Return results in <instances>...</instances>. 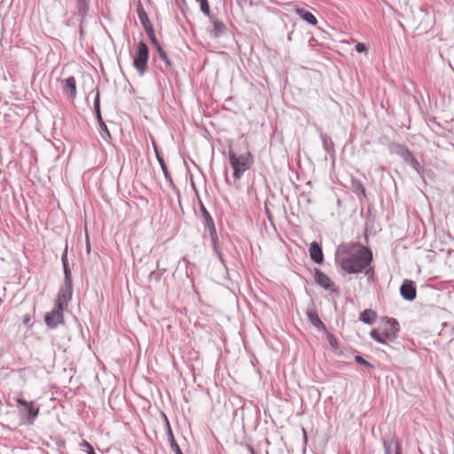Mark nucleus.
<instances>
[{
  "instance_id": "nucleus-29",
  "label": "nucleus",
  "mask_w": 454,
  "mask_h": 454,
  "mask_svg": "<svg viewBox=\"0 0 454 454\" xmlns=\"http://www.w3.org/2000/svg\"><path fill=\"white\" fill-rule=\"evenodd\" d=\"M203 211H204V215H205L207 220L209 221L213 224V220H212L211 216L209 215V214L206 211V209L204 207H203Z\"/></svg>"
},
{
  "instance_id": "nucleus-27",
  "label": "nucleus",
  "mask_w": 454,
  "mask_h": 454,
  "mask_svg": "<svg viewBox=\"0 0 454 454\" xmlns=\"http://www.w3.org/2000/svg\"><path fill=\"white\" fill-rule=\"evenodd\" d=\"M98 122H99L101 129H104L108 136H110L107 127H106V123L103 121V120L101 119V121H98Z\"/></svg>"
},
{
  "instance_id": "nucleus-19",
  "label": "nucleus",
  "mask_w": 454,
  "mask_h": 454,
  "mask_svg": "<svg viewBox=\"0 0 454 454\" xmlns=\"http://www.w3.org/2000/svg\"><path fill=\"white\" fill-rule=\"evenodd\" d=\"M198 2L200 3L201 12L205 15L209 16L210 15V6H209L207 0H198Z\"/></svg>"
},
{
  "instance_id": "nucleus-22",
  "label": "nucleus",
  "mask_w": 454,
  "mask_h": 454,
  "mask_svg": "<svg viewBox=\"0 0 454 454\" xmlns=\"http://www.w3.org/2000/svg\"><path fill=\"white\" fill-rule=\"evenodd\" d=\"M95 109L97 112L98 120L101 121V114H100V105H99V93L97 94L95 99Z\"/></svg>"
},
{
  "instance_id": "nucleus-3",
  "label": "nucleus",
  "mask_w": 454,
  "mask_h": 454,
  "mask_svg": "<svg viewBox=\"0 0 454 454\" xmlns=\"http://www.w3.org/2000/svg\"><path fill=\"white\" fill-rule=\"evenodd\" d=\"M228 156L233 169V176L237 180L240 179L243 174L250 169L254 164V157L248 150L238 155L232 149H229Z\"/></svg>"
},
{
  "instance_id": "nucleus-9",
  "label": "nucleus",
  "mask_w": 454,
  "mask_h": 454,
  "mask_svg": "<svg viewBox=\"0 0 454 454\" xmlns=\"http://www.w3.org/2000/svg\"><path fill=\"white\" fill-rule=\"evenodd\" d=\"M64 92L72 99L76 97V81L74 76H70L61 81Z\"/></svg>"
},
{
  "instance_id": "nucleus-30",
  "label": "nucleus",
  "mask_w": 454,
  "mask_h": 454,
  "mask_svg": "<svg viewBox=\"0 0 454 454\" xmlns=\"http://www.w3.org/2000/svg\"><path fill=\"white\" fill-rule=\"evenodd\" d=\"M30 320H31V317H30V316H29V315H25V316H24L23 323H24L25 325H28V324H29V322H30Z\"/></svg>"
},
{
  "instance_id": "nucleus-8",
  "label": "nucleus",
  "mask_w": 454,
  "mask_h": 454,
  "mask_svg": "<svg viewBox=\"0 0 454 454\" xmlns=\"http://www.w3.org/2000/svg\"><path fill=\"white\" fill-rule=\"evenodd\" d=\"M72 298V286L71 284H66L65 286L59 291L56 303L59 306L67 308L68 301Z\"/></svg>"
},
{
  "instance_id": "nucleus-12",
  "label": "nucleus",
  "mask_w": 454,
  "mask_h": 454,
  "mask_svg": "<svg viewBox=\"0 0 454 454\" xmlns=\"http://www.w3.org/2000/svg\"><path fill=\"white\" fill-rule=\"evenodd\" d=\"M401 295L408 301H412L416 297V288L411 281H404L400 288Z\"/></svg>"
},
{
  "instance_id": "nucleus-17",
  "label": "nucleus",
  "mask_w": 454,
  "mask_h": 454,
  "mask_svg": "<svg viewBox=\"0 0 454 454\" xmlns=\"http://www.w3.org/2000/svg\"><path fill=\"white\" fill-rule=\"evenodd\" d=\"M376 317V312L371 309L364 310L360 315V319L365 324H372Z\"/></svg>"
},
{
  "instance_id": "nucleus-20",
  "label": "nucleus",
  "mask_w": 454,
  "mask_h": 454,
  "mask_svg": "<svg viewBox=\"0 0 454 454\" xmlns=\"http://www.w3.org/2000/svg\"><path fill=\"white\" fill-rule=\"evenodd\" d=\"M170 436H171V444H170V447L172 449V450L176 453V454H183L179 445L177 444V442L175 441L174 439V436L172 434H170Z\"/></svg>"
},
{
  "instance_id": "nucleus-14",
  "label": "nucleus",
  "mask_w": 454,
  "mask_h": 454,
  "mask_svg": "<svg viewBox=\"0 0 454 454\" xmlns=\"http://www.w3.org/2000/svg\"><path fill=\"white\" fill-rule=\"evenodd\" d=\"M384 447L386 454H401V444L395 438L389 442L384 441Z\"/></svg>"
},
{
  "instance_id": "nucleus-18",
  "label": "nucleus",
  "mask_w": 454,
  "mask_h": 454,
  "mask_svg": "<svg viewBox=\"0 0 454 454\" xmlns=\"http://www.w3.org/2000/svg\"><path fill=\"white\" fill-rule=\"evenodd\" d=\"M63 264H64V271H65V283L66 284H71V271L67 266V259L66 257L62 258Z\"/></svg>"
},
{
  "instance_id": "nucleus-7",
  "label": "nucleus",
  "mask_w": 454,
  "mask_h": 454,
  "mask_svg": "<svg viewBox=\"0 0 454 454\" xmlns=\"http://www.w3.org/2000/svg\"><path fill=\"white\" fill-rule=\"evenodd\" d=\"M315 279L316 282L325 290L333 293H338V288L336 287L335 284L320 270H316Z\"/></svg>"
},
{
  "instance_id": "nucleus-25",
  "label": "nucleus",
  "mask_w": 454,
  "mask_h": 454,
  "mask_svg": "<svg viewBox=\"0 0 454 454\" xmlns=\"http://www.w3.org/2000/svg\"><path fill=\"white\" fill-rule=\"evenodd\" d=\"M356 51L357 52H359V53L366 52L367 51V47H366V45L364 43H358L356 45Z\"/></svg>"
},
{
  "instance_id": "nucleus-2",
  "label": "nucleus",
  "mask_w": 454,
  "mask_h": 454,
  "mask_svg": "<svg viewBox=\"0 0 454 454\" xmlns=\"http://www.w3.org/2000/svg\"><path fill=\"white\" fill-rule=\"evenodd\" d=\"M399 332L398 322L395 318L385 317L380 318L378 326L371 331L370 335L375 341L387 344L396 339Z\"/></svg>"
},
{
  "instance_id": "nucleus-15",
  "label": "nucleus",
  "mask_w": 454,
  "mask_h": 454,
  "mask_svg": "<svg viewBox=\"0 0 454 454\" xmlns=\"http://www.w3.org/2000/svg\"><path fill=\"white\" fill-rule=\"evenodd\" d=\"M294 12L297 15H299L302 20L307 21L309 24L312 26H316L317 24V18L311 12L305 11L304 9L301 8H296Z\"/></svg>"
},
{
  "instance_id": "nucleus-16",
  "label": "nucleus",
  "mask_w": 454,
  "mask_h": 454,
  "mask_svg": "<svg viewBox=\"0 0 454 454\" xmlns=\"http://www.w3.org/2000/svg\"><path fill=\"white\" fill-rule=\"evenodd\" d=\"M308 318L309 319L310 323L316 326L317 328L322 329L324 331L326 330L324 323L321 321V319L318 317L317 314L314 310H309L307 312Z\"/></svg>"
},
{
  "instance_id": "nucleus-5",
  "label": "nucleus",
  "mask_w": 454,
  "mask_h": 454,
  "mask_svg": "<svg viewBox=\"0 0 454 454\" xmlns=\"http://www.w3.org/2000/svg\"><path fill=\"white\" fill-rule=\"evenodd\" d=\"M66 308L55 304L52 311L45 315L44 321L47 326L50 328H55L56 326L64 324L63 312Z\"/></svg>"
},
{
  "instance_id": "nucleus-4",
  "label": "nucleus",
  "mask_w": 454,
  "mask_h": 454,
  "mask_svg": "<svg viewBox=\"0 0 454 454\" xmlns=\"http://www.w3.org/2000/svg\"><path fill=\"white\" fill-rule=\"evenodd\" d=\"M148 59V46L144 42H139L137 45V51L133 57V66L140 75H143L147 68Z\"/></svg>"
},
{
  "instance_id": "nucleus-6",
  "label": "nucleus",
  "mask_w": 454,
  "mask_h": 454,
  "mask_svg": "<svg viewBox=\"0 0 454 454\" xmlns=\"http://www.w3.org/2000/svg\"><path fill=\"white\" fill-rule=\"evenodd\" d=\"M137 15L143 27L145 28L148 35L151 37L153 43H156L157 39L154 35L153 25L148 18L146 12L141 5L137 7Z\"/></svg>"
},
{
  "instance_id": "nucleus-1",
  "label": "nucleus",
  "mask_w": 454,
  "mask_h": 454,
  "mask_svg": "<svg viewBox=\"0 0 454 454\" xmlns=\"http://www.w3.org/2000/svg\"><path fill=\"white\" fill-rule=\"evenodd\" d=\"M347 253L348 255L344 256V251L340 249L336 260L340 268L349 274L361 272L372 260V251L359 244L350 245Z\"/></svg>"
},
{
  "instance_id": "nucleus-26",
  "label": "nucleus",
  "mask_w": 454,
  "mask_h": 454,
  "mask_svg": "<svg viewBox=\"0 0 454 454\" xmlns=\"http://www.w3.org/2000/svg\"><path fill=\"white\" fill-rule=\"evenodd\" d=\"M81 446L84 447L85 449H87V452L90 451V450H94L92 445L89 442H87L86 440H83L82 442Z\"/></svg>"
},
{
  "instance_id": "nucleus-31",
  "label": "nucleus",
  "mask_w": 454,
  "mask_h": 454,
  "mask_svg": "<svg viewBox=\"0 0 454 454\" xmlns=\"http://www.w3.org/2000/svg\"><path fill=\"white\" fill-rule=\"evenodd\" d=\"M88 454H96L94 450H90V451H88Z\"/></svg>"
},
{
  "instance_id": "nucleus-10",
  "label": "nucleus",
  "mask_w": 454,
  "mask_h": 454,
  "mask_svg": "<svg viewBox=\"0 0 454 454\" xmlns=\"http://www.w3.org/2000/svg\"><path fill=\"white\" fill-rule=\"evenodd\" d=\"M227 32L226 25L217 20L212 21V28L208 31L209 36L212 38H219Z\"/></svg>"
},
{
  "instance_id": "nucleus-11",
  "label": "nucleus",
  "mask_w": 454,
  "mask_h": 454,
  "mask_svg": "<svg viewBox=\"0 0 454 454\" xmlns=\"http://www.w3.org/2000/svg\"><path fill=\"white\" fill-rule=\"evenodd\" d=\"M17 403L20 405L24 406L27 410L28 419L34 421L39 414V407H37L35 402H27L22 398H17Z\"/></svg>"
},
{
  "instance_id": "nucleus-32",
  "label": "nucleus",
  "mask_w": 454,
  "mask_h": 454,
  "mask_svg": "<svg viewBox=\"0 0 454 454\" xmlns=\"http://www.w3.org/2000/svg\"><path fill=\"white\" fill-rule=\"evenodd\" d=\"M251 453L252 454H256L253 449H251Z\"/></svg>"
},
{
  "instance_id": "nucleus-23",
  "label": "nucleus",
  "mask_w": 454,
  "mask_h": 454,
  "mask_svg": "<svg viewBox=\"0 0 454 454\" xmlns=\"http://www.w3.org/2000/svg\"><path fill=\"white\" fill-rule=\"evenodd\" d=\"M156 45H157V49H158V52L160 56V58L168 64H169V60L168 59V56L166 54V52L158 45V43H154Z\"/></svg>"
},
{
  "instance_id": "nucleus-33",
  "label": "nucleus",
  "mask_w": 454,
  "mask_h": 454,
  "mask_svg": "<svg viewBox=\"0 0 454 454\" xmlns=\"http://www.w3.org/2000/svg\"><path fill=\"white\" fill-rule=\"evenodd\" d=\"M154 274H155V272H152L150 277L152 278Z\"/></svg>"
},
{
  "instance_id": "nucleus-28",
  "label": "nucleus",
  "mask_w": 454,
  "mask_h": 454,
  "mask_svg": "<svg viewBox=\"0 0 454 454\" xmlns=\"http://www.w3.org/2000/svg\"><path fill=\"white\" fill-rule=\"evenodd\" d=\"M155 152H156L157 159H158L160 166L162 167V168H165L164 167V161H163L162 158L159 155L156 148H155Z\"/></svg>"
},
{
  "instance_id": "nucleus-24",
  "label": "nucleus",
  "mask_w": 454,
  "mask_h": 454,
  "mask_svg": "<svg viewBox=\"0 0 454 454\" xmlns=\"http://www.w3.org/2000/svg\"><path fill=\"white\" fill-rule=\"evenodd\" d=\"M355 360H356V363H358L360 364H363V365H365L366 367H372V365L369 362H367L365 359H364L360 356H356L355 357Z\"/></svg>"
},
{
  "instance_id": "nucleus-13",
  "label": "nucleus",
  "mask_w": 454,
  "mask_h": 454,
  "mask_svg": "<svg viewBox=\"0 0 454 454\" xmlns=\"http://www.w3.org/2000/svg\"><path fill=\"white\" fill-rule=\"evenodd\" d=\"M309 255L316 263H321L324 259L323 252L317 242H312L309 247Z\"/></svg>"
},
{
  "instance_id": "nucleus-21",
  "label": "nucleus",
  "mask_w": 454,
  "mask_h": 454,
  "mask_svg": "<svg viewBox=\"0 0 454 454\" xmlns=\"http://www.w3.org/2000/svg\"><path fill=\"white\" fill-rule=\"evenodd\" d=\"M327 340H328L329 344L332 346L333 348H334V349L338 348V340L330 333H327Z\"/></svg>"
}]
</instances>
